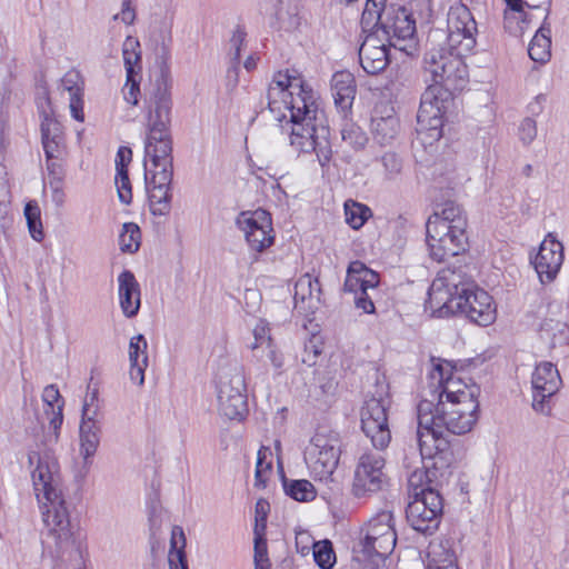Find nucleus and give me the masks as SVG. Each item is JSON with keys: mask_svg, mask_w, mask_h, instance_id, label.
<instances>
[{"mask_svg": "<svg viewBox=\"0 0 569 569\" xmlns=\"http://www.w3.org/2000/svg\"><path fill=\"white\" fill-rule=\"evenodd\" d=\"M431 363L430 383L417 407V438L420 455L432 459L431 467L446 470L455 456L445 431L465 435L472 430L479 418L480 388L449 361L431 359Z\"/></svg>", "mask_w": 569, "mask_h": 569, "instance_id": "nucleus-1", "label": "nucleus"}, {"mask_svg": "<svg viewBox=\"0 0 569 569\" xmlns=\"http://www.w3.org/2000/svg\"><path fill=\"white\" fill-rule=\"evenodd\" d=\"M171 79L167 69L150 74L143 84L142 114L146 126L144 179L150 211L166 216L171 209L173 176L171 124Z\"/></svg>", "mask_w": 569, "mask_h": 569, "instance_id": "nucleus-2", "label": "nucleus"}, {"mask_svg": "<svg viewBox=\"0 0 569 569\" xmlns=\"http://www.w3.org/2000/svg\"><path fill=\"white\" fill-rule=\"evenodd\" d=\"M28 460L30 466L37 465L31 477L36 497L46 507L42 515L51 540L48 542L51 556L63 560L73 552L80 553L83 539L78 526L71 522L68 506L61 497L57 459L49 452L32 451Z\"/></svg>", "mask_w": 569, "mask_h": 569, "instance_id": "nucleus-3", "label": "nucleus"}, {"mask_svg": "<svg viewBox=\"0 0 569 569\" xmlns=\"http://www.w3.org/2000/svg\"><path fill=\"white\" fill-rule=\"evenodd\" d=\"M290 123V146L299 153L315 152L320 166H328L332 157L329 128L316 100L306 104L302 98H297L296 106H291Z\"/></svg>", "mask_w": 569, "mask_h": 569, "instance_id": "nucleus-4", "label": "nucleus"}, {"mask_svg": "<svg viewBox=\"0 0 569 569\" xmlns=\"http://www.w3.org/2000/svg\"><path fill=\"white\" fill-rule=\"evenodd\" d=\"M467 217L460 206L447 202L426 223L427 244L431 259L438 262L467 250Z\"/></svg>", "mask_w": 569, "mask_h": 569, "instance_id": "nucleus-5", "label": "nucleus"}, {"mask_svg": "<svg viewBox=\"0 0 569 569\" xmlns=\"http://www.w3.org/2000/svg\"><path fill=\"white\" fill-rule=\"evenodd\" d=\"M470 52H460L459 49L449 50L439 47L431 48L423 59V68L430 74L433 82L432 87L441 88L447 91L460 90L467 82L468 69L463 57Z\"/></svg>", "mask_w": 569, "mask_h": 569, "instance_id": "nucleus-6", "label": "nucleus"}, {"mask_svg": "<svg viewBox=\"0 0 569 569\" xmlns=\"http://www.w3.org/2000/svg\"><path fill=\"white\" fill-rule=\"evenodd\" d=\"M217 392L218 410L223 417L241 421L247 416V385L242 367L232 366L221 371Z\"/></svg>", "mask_w": 569, "mask_h": 569, "instance_id": "nucleus-7", "label": "nucleus"}, {"mask_svg": "<svg viewBox=\"0 0 569 569\" xmlns=\"http://www.w3.org/2000/svg\"><path fill=\"white\" fill-rule=\"evenodd\" d=\"M389 485L385 457L371 450L361 453L353 471L352 495L359 499L368 498L386 490Z\"/></svg>", "mask_w": 569, "mask_h": 569, "instance_id": "nucleus-8", "label": "nucleus"}, {"mask_svg": "<svg viewBox=\"0 0 569 569\" xmlns=\"http://www.w3.org/2000/svg\"><path fill=\"white\" fill-rule=\"evenodd\" d=\"M297 98H302L306 104L316 100L312 90L307 89L301 79L288 72H277L267 90V104L270 112L277 114L276 118L282 121L287 118L284 111H289L291 116V106H296Z\"/></svg>", "mask_w": 569, "mask_h": 569, "instance_id": "nucleus-9", "label": "nucleus"}, {"mask_svg": "<svg viewBox=\"0 0 569 569\" xmlns=\"http://www.w3.org/2000/svg\"><path fill=\"white\" fill-rule=\"evenodd\" d=\"M340 440L336 432L318 431L305 450V461L315 478L329 479L337 469Z\"/></svg>", "mask_w": 569, "mask_h": 569, "instance_id": "nucleus-10", "label": "nucleus"}, {"mask_svg": "<svg viewBox=\"0 0 569 569\" xmlns=\"http://www.w3.org/2000/svg\"><path fill=\"white\" fill-rule=\"evenodd\" d=\"M473 286H476L475 281L462 267H448L440 270L428 291L430 309L433 312H440L453 301V298L467 295Z\"/></svg>", "mask_w": 569, "mask_h": 569, "instance_id": "nucleus-11", "label": "nucleus"}, {"mask_svg": "<svg viewBox=\"0 0 569 569\" xmlns=\"http://www.w3.org/2000/svg\"><path fill=\"white\" fill-rule=\"evenodd\" d=\"M442 499L432 488H421L419 495L408 502L406 518L410 527L423 535H432L439 527Z\"/></svg>", "mask_w": 569, "mask_h": 569, "instance_id": "nucleus-12", "label": "nucleus"}, {"mask_svg": "<svg viewBox=\"0 0 569 569\" xmlns=\"http://www.w3.org/2000/svg\"><path fill=\"white\" fill-rule=\"evenodd\" d=\"M376 30L382 33L390 47L408 54L417 50L416 21L406 8H388L382 24Z\"/></svg>", "mask_w": 569, "mask_h": 569, "instance_id": "nucleus-13", "label": "nucleus"}, {"mask_svg": "<svg viewBox=\"0 0 569 569\" xmlns=\"http://www.w3.org/2000/svg\"><path fill=\"white\" fill-rule=\"evenodd\" d=\"M392 520L390 511H382L369 520L359 543L365 557L385 559L393 551L397 535Z\"/></svg>", "mask_w": 569, "mask_h": 569, "instance_id": "nucleus-14", "label": "nucleus"}, {"mask_svg": "<svg viewBox=\"0 0 569 569\" xmlns=\"http://www.w3.org/2000/svg\"><path fill=\"white\" fill-rule=\"evenodd\" d=\"M460 313L479 326H489L496 320V307L491 296L477 284L467 295L453 298V301L438 312V317Z\"/></svg>", "mask_w": 569, "mask_h": 569, "instance_id": "nucleus-15", "label": "nucleus"}, {"mask_svg": "<svg viewBox=\"0 0 569 569\" xmlns=\"http://www.w3.org/2000/svg\"><path fill=\"white\" fill-rule=\"evenodd\" d=\"M448 46L460 52H471L476 47L477 22L469 8L461 1L453 2L448 11Z\"/></svg>", "mask_w": 569, "mask_h": 569, "instance_id": "nucleus-16", "label": "nucleus"}, {"mask_svg": "<svg viewBox=\"0 0 569 569\" xmlns=\"http://www.w3.org/2000/svg\"><path fill=\"white\" fill-rule=\"evenodd\" d=\"M561 385L560 373L553 363L543 361L537 365L531 376L532 409L542 416H550L552 399Z\"/></svg>", "mask_w": 569, "mask_h": 569, "instance_id": "nucleus-17", "label": "nucleus"}, {"mask_svg": "<svg viewBox=\"0 0 569 569\" xmlns=\"http://www.w3.org/2000/svg\"><path fill=\"white\" fill-rule=\"evenodd\" d=\"M388 398H370L361 409V428L377 449H385L390 440L391 432L388 426Z\"/></svg>", "mask_w": 569, "mask_h": 569, "instance_id": "nucleus-18", "label": "nucleus"}, {"mask_svg": "<svg viewBox=\"0 0 569 569\" xmlns=\"http://www.w3.org/2000/svg\"><path fill=\"white\" fill-rule=\"evenodd\" d=\"M237 226L256 252H262L273 243L271 217L266 210L241 212L237 218Z\"/></svg>", "mask_w": 569, "mask_h": 569, "instance_id": "nucleus-19", "label": "nucleus"}, {"mask_svg": "<svg viewBox=\"0 0 569 569\" xmlns=\"http://www.w3.org/2000/svg\"><path fill=\"white\" fill-rule=\"evenodd\" d=\"M443 100L438 97V88L428 87L421 97L417 114L418 131L427 139L438 141L442 137Z\"/></svg>", "mask_w": 569, "mask_h": 569, "instance_id": "nucleus-20", "label": "nucleus"}, {"mask_svg": "<svg viewBox=\"0 0 569 569\" xmlns=\"http://www.w3.org/2000/svg\"><path fill=\"white\" fill-rule=\"evenodd\" d=\"M122 59L126 69V83L122 89L124 100L137 106L140 96L141 80V44L139 40L132 36H128L122 43Z\"/></svg>", "mask_w": 569, "mask_h": 569, "instance_id": "nucleus-21", "label": "nucleus"}, {"mask_svg": "<svg viewBox=\"0 0 569 569\" xmlns=\"http://www.w3.org/2000/svg\"><path fill=\"white\" fill-rule=\"evenodd\" d=\"M563 262V246L551 233L541 242L532 263L541 283L553 281Z\"/></svg>", "mask_w": 569, "mask_h": 569, "instance_id": "nucleus-22", "label": "nucleus"}, {"mask_svg": "<svg viewBox=\"0 0 569 569\" xmlns=\"http://www.w3.org/2000/svg\"><path fill=\"white\" fill-rule=\"evenodd\" d=\"M563 311L561 301L551 300L547 303V315L539 327V337L550 348L562 347L569 342V326L559 318Z\"/></svg>", "mask_w": 569, "mask_h": 569, "instance_id": "nucleus-23", "label": "nucleus"}, {"mask_svg": "<svg viewBox=\"0 0 569 569\" xmlns=\"http://www.w3.org/2000/svg\"><path fill=\"white\" fill-rule=\"evenodd\" d=\"M387 41L380 38L379 30L369 33L359 49V60L362 69L368 74H377L386 69L389 63Z\"/></svg>", "mask_w": 569, "mask_h": 569, "instance_id": "nucleus-24", "label": "nucleus"}, {"mask_svg": "<svg viewBox=\"0 0 569 569\" xmlns=\"http://www.w3.org/2000/svg\"><path fill=\"white\" fill-rule=\"evenodd\" d=\"M41 141L46 159L67 160L69 150L63 127L47 113L41 121Z\"/></svg>", "mask_w": 569, "mask_h": 569, "instance_id": "nucleus-25", "label": "nucleus"}, {"mask_svg": "<svg viewBox=\"0 0 569 569\" xmlns=\"http://www.w3.org/2000/svg\"><path fill=\"white\" fill-rule=\"evenodd\" d=\"M399 129V119L393 107L385 103L375 108L371 119V132L377 142L380 144L391 143L398 136Z\"/></svg>", "mask_w": 569, "mask_h": 569, "instance_id": "nucleus-26", "label": "nucleus"}, {"mask_svg": "<svg viewBox=\"0 0 569 569\" xmlns=\"http://www.w3.org/2000/svg\"><path fill=\"white\" fill-rule=\"evenodd\" d=\"M119 302L123 315L127 318L137 316L140 309V286L134 274L129 270H123L118 276Z\"/></svg>", "mask_w": 569, "mask_h": 569, "instance_id": "nucleus-27", "label": "nucleus"}, {"mask_svg": "<svg viewBox=\"0 0 569 569\" xmlns=\"http://www.w3.org/2000/svg\"><path fill=\"white\" fill-rule=\"evenodd\" d=\"M551 3L552 0H546V6L543 7L545 17L542 24L536 31L528 47L529 57L533 61L540 63H546L551 56V29L550 24L548 23V18L551 12Z\"/></svg>", "mask_w": 569, "mask_h": 569, "instance_id": "nucleus-28", "label": "nucleus"}, {"mask_svg": "<svg viewBox=\"0 0 569 569\" xmlns=\"http://www.w3.org/2000/svg\"><path fill=\"white\" fill-rule=\"evenodd\" d=\"M379 284V274L369 269L363 262L352 261L347 270L345 290L358 295L362 291L375 290Z\"/></svg>", "mask_w": 569, "mask_h": 569, "instance_id": "nucleus-29", "label": "nucleus"}, {"mask_svg": "<svg viewBox=\"0 0 569 569\" xmlns=\"http://www.w3.org/2000/svg\"><path fill=\"white\" fill-rule=\"evenodd\" d=\"M61 88L69 93V108L72 118L78 121H83L84 80L81 73L76 69L67 71L61 79Z\"/></svg>", "mask_w": 569, "mask_h": 569, "instance_id": "nucleus-30", "label": "nucleus"}, {"mask_svg": "<svg viewBox=\"0 0 569 569\" xmlns=\"http://www.w3.org/2000/svg\"><path fill=\"white\" fill-rule=\"evenodd\" d=\"M355 77L349 71H338L331 79V91L336 106L342 111H348L356 97Z\"/></svg>", "mask_w": 569, "mask_h": 569, "instance_id": "nucleus-31", "label": "nucleus"}, {"mask_svg": "<svg viewBox=\"0 0 569 569\" xmlns=\"http://www.w3.org/2000/svg\"><path fill=\"white\" fill-rule=\"evenodd\" d=\"M43 411L49 421L50 428L57 435L63 421V406L64 401L56 385H49L42 392Z\"/></svg>", "mask_w": 569, "mask_h": 569, "instance_id": "nucleus-32", "label": "nucleus"}, {"mask_svg": "<svg viewBox=\"0 0 569 569\" xmlns=\"http://www.w3.org/2000/svg\"><path fill=\"white\" fill-rule=\"evenodd\" d=\"M421 458L425 461V470L417 469L413 472H411V475L408 478V491L409 497L411 498H416V493L419 495L421 488H431L428 483H425L426 479H428V481L430 482L432 478L436 479L438 476H443L448 471V469L440 470L431 467V458H425L422 456Z\"/></svg>", "mask_w": 569, "mask_h": 569, "instance_id": "nucleus-33", "label": "nucleus"}, {"mask_svg": "<svg viewBox=\"0 0 569 569\" xmlns=\"http://www.w3.org/2000/svg\"><path fill=\"white\" fill-rule=\"evenodd\" d=\"M100 426L92 422L80 425V456L87 461L91 458L100 443Z\"/></svg>", "mask_w": 569, "mask_h": 569, "instance_id": "nucleus-34", "label": "nucleus"}, {"mask_svg": "<svg viewBox=\"0 0 569 569\" xmlns=\"http://www.w3.org/2000/svg\"><path fill=\"white\" fill-rule=\"evenodd\" d=\"M321 288L319 280L311 274L306 273L301 276L295 286V300L305 302L308 300L311 306L320 301Z\"/></svg>", "mask_w": 569, "mask_h": 569, "instance_id": "nucleus-35", "label": "nucleus"}, {"mask_svg": "<svg viewBox=\"0 0 569 569\" xmlns=\"http://www.w3.org/2000/svg\"><path fill=\"white\" fill-rule=\"evenodd\" d=\"M282 485L286 495L297 501H311L317 496L313 485L306 479L288 480L283 478Z\"/></svg>", "mask_w": 569, "mask_h": 569, "instance_id": "nucleus-36", "label": "nucleus"}, {"mask_svg": "<svg viewBox=\"0 0 569 569\" xmlns=\"http://www.w3.org/2000/svg\"><path fill=\"white\" fill-rule=\"evenodd\" d=\"M428 558L427 569H458L455 553L441 545H431Z\"/></svg>", "mask_w": 569, "mask_h": 569, "instance_id": "nucleus-37", "label": "nucleus"}, {"mask_svg": "<svg viewBox=\"0 0 569 569\" xmlns=\"http://www.w3.org/2000/svg\"><path fill=\"white\" fill-rule=\"evenodd\" d=\"M345 216L346 222L358 230L372 216V211L368 206L349 199L345 202Z\"/></svg>", "mask_w": 569, "mask_h": 569, "instance_id": "nucleus-38", "label": "nucleus"}, {"mask_svg": "<svg viewBox=\"0 0 569 569\" xmlns=\"http://www.w3.org/2000/svg\"><path fill=\"white\" fill-rule=\"evenodd\" d=\"M253 339L254 340L250 346L253 358H256L258 361H262L264 348L273 343L268 322L262 319L257 322L253 328Z\"/></svg>", "mask_w": 569, "mask_h": 569, "instance_id": "nucleus-39", "label": "nucleus"}, {"mask_svg": "<svg viewBox=\"0 0 569 569\" xmlns=\"http://www.w3.org/2000/svg\"><path fill=\"white\" fill-rule=\"evenodd\" d=\"M387 9L385 8V0H367L361 16L363 29L380 28Z\"/></svg>", "mask_w": 569, "mask_h": 569, "instance_id": "nucleus-40", "label": "nucleus"}, {"mask_svg": "<svg viewBox=\"0 0 569 569\" xmlns=\"http://www.w3.org/2000/svg\"><path fill=\"white\" fill-rule=\"evenodd\" d=\"M271 456L272 452L267 447H262L258 451L254 472V486L257 488H264L267 485L272 470Z\"/></svg>", "mask_w": 569, "mask_h": 569, "instance_id": "nucleus-41", "label": "nucleus"}, {"mask_svg": "<svg viewBox=\"0 0 569 569\" xmlns=\"http://www.w3.org/2000/svg\"><path fill=\"white\" fill-rule=\"evenodd\" d=\"M140 228L133 222L124 223L119 237L121 251L129 253L136 252L140 247Z\"/></svg>", "mask_w": 569, "mask_h": 569, "instance_id": "nucleus-42", "label": "nucleus"}, {"mask_svg": "<svg viewBox=\"0 0 569 569\" xmlns=\"http://www.w3.org/2000/svg\"><path fill=\"white\" fill-rule=\"evenodd\" d=\"M24 216L30 236L33 240L40 242L44 238L42 222L40 218V209L36 204L28 203L24 208Z\"/></svg>", "mask_w": 569, "mask_h": 569, "instance_id": "nucleus-43", "label": "nucleus"}, {"mask_svg": "<svg viewBox=\"0 0 569 569\" xmlns=\"http://www.w3.org/2000/svg\"><path fill=\"white\" fill-rule=\"evenodd\" d=\"M341 137L355 150L365 148L368 142L367 134L355 123H346L341 130Z\"/></svg>", "mask_w": 569, "mask_h": 569, "instance_id": "nucleus-44", "label": "nucleus"}, {"mask_svg": "<svg viewBox=\"0 0 569 569\" xmlns=\"http://www.w3.org/2000/svg\"><path fill=\"white\" fill-rule=\"evenodd\" d=\"M313 557L320 568H331L336 561V555L331 542L328 540L316 542L313 545Z\"/></svg>", "mask_w": 569, "mask_h": 569, "instance_id": "nucleus-45", "label": "nucleus"}, {"mask_svg": "<svg viewBox=\"0 0 569 569\" xmlns=\"http://www.w3.org/2000/svg\"><path fill=\"white\" fill-rule=\"evenodd\" d=\"M269 566L264 533L254 528V567L256 569H268Z\"/></svg>", "mask_w": 569, "mask_h": 569, "instance_id": "nucleus-46", "label": "nucleus"}, {"mask_svg": "<svg viewBox=\"0 0 569 569\" xmlns=\"http://www.w3.org/2000/svg\"><path fill=\"white\" fill-rule=\"evenodd\" d=\"M386 179H396L402 170V160L395 152H386L380 158Z\"/></svg>", "mask_w": 569, "mask_h": 569, "instance_id": "nucleus-47", "label": "nucleus"}, {"mask_svg": "<svg viewBox=\"0 0 569 569\" xmlns=\"http://www.w3.org/2000/svg\"><path fill=\"white\" fill-rule=\"evenodd\" d=\"M518 14L519 17H517L515 12H506L505 14V26L509 32L516 37L522 36L527 24L530 22L528 13H526L523 10Z\"/></svg>", "mask_w": 569, "mask_h": 569, "instance_id": "nucleus-48", "label": "nucleus"}, {"mask_svg": "<svg viewBox=\"0 0 569 569\" xmlns=\"http://www.w3.org/2000/svg\"><path fill=\"white\" fill-rule=\"evenodd\" d=\"M10 202V186L6 167L0 163V229L4 228L6 204Z\"/></svg>", "mask_w": 569, "mask_h": 569, "instance_id": "nucleus-49", "label": "nucleus"}, {"mask_svg": "<svg viewBox=\"0 0 569 569\" xmlns=\"http://www.w3.org/2000/svg\"><path fill=\"white\" fill-rule=\"evenodd\" d=\"M148 342L143 335H137L129 342V361L131 363L141 362L147 355Z\"/></svg>", "mask_w": 569, "mask_h": 569, "instance_id": "nucleus-50", "label": "nucleus"}, {"mask_svg": "<svg viewBox=\"0 0 569 569\" xmlns=\"http://www.w3.org/2000/svg\"><path fill=\"white\" fill-rule=\"evenodd\" d=\"M116 187H117L119 200L124 204H129L132 200V192H131V183L129 180L128 171L117 172Z\"/></svg>", "mask_w": 569, "mask_h": 569, "instance_id": "nucleus-51", "label": "nucleus"}, {"mask_svg": "<svg viewBox=\"0 0 569 569\" xmlns=\"http://www.w3.org/2000/svg\"><path fill=\"white\" fill-rule=\"evenodd\" d=\"M66 161L67 160L47 159L48 182L63 183Z\"/></svg>", "mask_w": 569, "mask_h": 569, "instance_id": "nucleus-52", "label": "nucleus"}, {"mask_svg": "<svg viewBox=\"0 0 569 569\" xmlns=\"http://www.w3.org/2000/svg\"><path fill=\"white\" fill-rule=\"evenodd\" d=\"M246 40V32L241 27H237L230 39L229 56L233 61H239L242 46Z\"/></svg>", "mask_w": 569, "mask_h": 569, "instance_id": "nucleus-53", "label": "nucleus"}, {"mask_svg": "<svg viewBox=\"0 0 569 569\" xmlns=\"http://www.w3.org/2000/svg\"><path fill=\"white\" fill-rule=\"evenodd\" d=\"M168 561L170 569H188L186 553L182 548H177L176 541L171 542Z\"/></svg>", "mask_w": 569, "mask_h": 569, "instance_id": "nucleus-54", "label": "nucleus"}, {"mask_svg": "<svg viewBox=\"0 0 569 569\" xmlns=\"http://www.w3.org/2000/svg\"><path fill=\"white\" fill-rule=\"evenodd\" d=\"M537 137V124L531 118H526L519 126V138L525 144H530Z\"/></svg>", "mask_w": 569, "mask_h": 569, "instance_id": "nucleus-55", "label": "nucleus"}, {"mask_svg": "<svg viewBox=\"0 0 569 569\" xmlns=\"http://www.w3.org/2000/svg\"><path fill=\"white\" fill-rule=\"evenodd\" d=\"M269 510H270V505L267 500L259 499L256 502V507H254L256 526H254V528H258V530L263 533H264V529H266V521H267Z\"/></svg>", "mask_w": 569, "mask_h": 569, "instance_id": "nucleus-56", "label": "nucleus"}, {"mask_svg": "<svg viewBox=\"0 0 569 569\" xmlns=\"http://www.w3.org/2000/svg\"><path fill=\"white\" fill-rule=\"evenodd\" d=\"M148 367V357H143L141 362H136L130 365V380L138 386H142L144 383V371Z\"/></svg>", "mask_w": 569, "mask_h": 569, "instance_id": "nucleus-57", "label": "nucleus"}, {"mask_svg": "<svg viewBox=\"0 0 569 569\" xmlns=\"http://www.w3.org/2000/svg\"><path fill=\"white\" fill-rule=\"evenodd\" d=\"M132 2L133 0H122L121 12L116 14L113 19L117 20L120 18L124 24H132L136 20V9L132 6Z\"/></svg>", "mask_w": 569, "mask_h": 569, "instance_id": "nucleus-58", "label": "nucleus"}, {"mask_svg": "<svg viewBox=\"0 0 569 569\" xmlns=\"http://www.w3.org/2000/svg\"><path fill=\"white\" fill-rule=\"evenodd\" d=\"M355 305L358 309H362L366 313H373L376 310L372 297L368 291H362L356 295Z\"/></svg>", "mask_w": 569, "mask_h": 569, "instance_id": "nucleus-59", "label": "nucleus"}, {"mask_svg": "<svg viewBox=\"0 0 569 569\" xmlns=\"http://www.w3.org/2000/svg\"><path fill=\"white\" fill-rule=\"evenodd\" d=\"M132 159V151L128 147H120L116 157L117 172L128 171L127 167Z\"/></svg>", "mask_w": 569, "mask_h": 569, "instance_id": "nucleus-60", "label": "nucleus"}, {"mask_svg": "<svg viewBox=\"0 0 569 569\" xmlns=\"http://www.w3.org/2000/svg\"><path fill=\"white\" fill-rule=\"evenodd\" d=\"M48 184L51 191V201L57 208H62L67 198L63 183L48 182Z\"/></svg>", "mask_w": 569, "mask_h": 569, "instance_id": "nucleus-61", "label": "nucleus"}, {"mask_svg": "<svg viewBox=\"0 0 569 569\" xmlns=\"http://www.w3.org/2000/svg\"><path fill=\"white\" fill-rule=\"evenodd\" d=\"M264 357L271 362L272 367L276 370H280L282 368V366H283V356L276 348L274 343H272L269 347L264 348L263 358Z\"/></svg>", "mask_w": 569, "mask_h": 569, "instance_id": "nucleus-62", "label": "nucleus"}, {"mask_svg": "<svg viewBox=\"0 0 569 569\" xmlns=\"http://www.w3.org/2000/svg\"><path fill=\"white\" fill-rule=\"evenodd\" d=\"M505 1L507 3L508 8L515 13H521L522 9L525 7L538 9V8H543L546 6V1L540 4H535V3H531L529 1H523V0H505Z\"/></svg>", "mask_w": 569, "mask_h": 569, "instance_id": "nucleus-63", "label": "nucleus"}, {"mask_svg": "<svg viewBox=\"0 0 569 569\" xmlns=\"http://www.w3.org/2000/svg\"><path fill=\"white\" fill-rule=\"evenodd\" d=\"M100 413V406L82 407V420L81 422L98 423V417Z\"/></svg>", "mask_w": 569, "mask_h": 569, "instance_id": "nucleus-64", "label": "nucleus"}]
</instances>
